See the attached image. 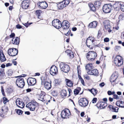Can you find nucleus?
Masks as SVG:
<instances>
[{"mask_svg":"<svg viewBox=\"0 0 124 124\" xmlns=\"http://www.w3.org/2000/svg\"><path fill=\"white\" fill-rule=\"evenodd\" d=\"M41 85H43L46 90H49L51 89L52 87V82L51 81H47L46 77L42 76L41 77Z\"/></svg>","mask_w":124,"mask_h":124,"instance_id":"nucleus-1","label":"nucleus"},{"mask_svg":"<svg viewBox=\"0 0 124 124\" xmlns=\"http://www.w3.org/2000/svg\"><path fill=\"white\" fill-rule=\"evenodd\" d=\"M39 104L35 100H32L31 102L26 104V107L28 108L31 111H34L36 108H37V111L39 107Z\"/></svg>","mask_w":124,"mask_h":124,"instance_id":"nucleus-2","label":"nucleus"},{"mask_svg":"<svg viewBox=\"0 0 124 124\" xmlns=\"http://www.w3.org/2000/svg\"><path fill=\"white\" fill-rule=\"evenodd\" d=\"M95 40V38L92 36L89 37L87 39L86 42V45L90 49H93L94 47Z\"/></svg>","mask_w":124,"mask_h":124,"instance_id":"nucleus-3","label":"nucleus"},{"mask_svg":"<svg viewBox=\"0 0 124 124\" xmlns=\"http://www.w3.org/2000/svg\"><path fill=\"white\" fill-rule=\"evenodd\" d=\"M97 55L96 52L93 51H90L86 54V57L88 61H93L95 60Z\"/></svg>","mask_w":124,"mask_h":124,"instance_id":"nucleus-4","label":"nucleus"},{"mask_svg":"<svg viewBox=\"0 0 124 124\" xmlns=\"http://www.w3.org/2000/svg\"><path fill=\"white\" fill-rule=\"evenodd\" d=\"M70 3V0H63L61 2L57 3V7L58 9H62L67 6Z\"/></svg>","mask_w":124,"mask_h":124,"instance_id":"nucleus-5","label":"nucleus"},{"mask_svg":"<svg viewBox=\"0 0 124 124\" xmlns=\"http://www.w3.org/2000/svg\"><path fill=\"white\" fill-rule=\"evenodd\" d=\"M101 1H96L94 2V5L91 3H89L88 5L90 10L95 12L96 11V7L97 8H99L101 6Z\"/></svg>","mask_w":124,"mask_h":124,"instance_id":"nucleus-6","label":"nucleus"},{"mask_svg":"<svg viewBox=\"0 0 124 124\" xmlns=\"http://www.w3.org/2000/svg\"><path fill=\"white\" fill-rule=\"evenodd\" d=\"M15 77L17 78L16 81V85L20 88H23L25 85V83L22 76H17Z\"/></svg>","mask_w":124,"mask_h":124,"instance_id":"nucleus-7","label":"nucleus"},{"mask_svg":"<svg viewBox=\"0 0 124 124\" xmlns=\"http://www.w3.org/2000/svg\"><path fill=\"white\" fill-rule=\"evenodd\" d=\"M60 67L61 70L65 73L68 72L70 70V66L65 63L61 62L60 64Z\"/></svg>","mask_w":124,"mask_h":124,"instance_id":"nucleus-8","label":"nucleus"},{"mask_svg":"<svg viewBox=\"0 0 124 124\" xmlns=\"http://www.w3.org/2000/svg\"><path fill=\"white\" fill-rule=\"evenodd\" d=\"M61 27L63 32H67L70 26L69 22L67 20H64L62 23Z\"/></svg>","mask_w":124,"mask_h":124,"instance_id":"nucleus-9","label":"nucleus"},{"mask_svg":"<svg viewBox=\"0 0 124 124\" xmlns=\"http://www.w3.org/2000/svg\"><path fill=\"white\" fill-rule=\"evenodd\" d=\"M114 62L115 65L120 66L123 64V57L120 55H117L115 57Z\"/></svg>","mask_w":124,"mask_h":124,"instance_id":"nucleus-10","label":"nucleus"},{"mask_svg":"<svg viewBox=\"0 0 124 124\" xmlns=\"http://www.w3.org/2000/svg\"><path fill=\"white\" fill-rule=\"evenodd\" d=\"M71 115V113L69 109L65 108L62 111L61 115L62 117L63 118H68Z\"/></svg>","mask_w":124,"mask_h":124,"instance_id":"nucleus-11","label":"nucleus"},{"mask_svg":"<svg viewBox=\"0 0 124 124\" xmlns=\"http://www.w3.org/2000/svg\"><path fill=\"white\" fill-rule=\"evenodd\" d=\"M112 6L110 4H105L103 6L102 10L105 13H107L110 12Z\"/></svg>","mask_w":124,"mask_h":124,"instance_id":"nucleus-12","label":"nucleus"},{"mask_svg":"<svg viewBox=\"0 0 124 124\" xmlns=\"http://www.w3.org/2000/svg\"><path fill=\"white\" fill-rule=\"evenodd\" d=\"M18 53V50L16 48H9L8 51V54L12 56H15L17 55Z\"/></svg>","mask_w":124,"mask_h":124,"instance_id":"nucleus-13","label":"nucleus"},{"mask_svg":"<svg viewBox=\"0 0 124 124\" xmlns=\"http://www.w3.org/2000/svg\"><path fill=\"white\" fill-rule=\"evenodd\" d=\"M52 25L57 29H59L61 27V22L58 19H55L52 21Z\"/></svg>","mask_w":124,"mask_h":124,"instance_id":"nucleus-14","label":"nucleus"},{"mask_svg":"<svg viewBox=\"0 0 124 124\" xmlns=\"http://www.w3.org/2000/svg\"><path fill=\"white\" fill-rule=\"evenodd\" d=\"M79 105L82 107H84L87 106L88 103L87 99L85 98H81L78 101Z\"/></svg>","mask_w":124,"mask_h":124,"instance_id":"nucleus-15","label":"nucleus"},{"mask_svg":"<svg viewBox=\"0 0 124 124\" xmlns=\"http://www.w3.org/2000/svg\"><path fill=\"white\" fill-rule=\"evenodd\" d=\"M50 73L53 76L57 74L58 73V68L55 66H52L50 69Z\"/></svg>","mask_w":124,"mask_h":124,"instance_id":"nucleus-16","label":"nucleus"},{"mask_svg":"<svg viewBox=\"0 0 124 124\" xmlns=\"http://www.w3.org/2000/svg\"><path fill=\"white\" fill-rule=\"evenodd\" d=\"M27 82L29 86H33L35 85L36 83V78L31 77H29L27 79Z\"/></svg>","mask_w":124,"mask_h":124,"instance_id":"nucleus-17","label":"nucleus"},{"mask_svg":"<svg viewBox=\"0 0 124 124\" xmlns=\"http://www.w3.org/2000/svg\"><path fill=\"white\" fill-rule=\"evenodd\" d=\"M16 105L19 107L23 108L25 106V104L22 100L20 98H18L16 99Z\"/></svg>","mask_w":124,"mask_h":124,"instance_id":"nucleus-18","label":"nucleus"},{"mask_svg":"<svg viewBox=\"0 0 124 124\" xmlns=\"http://www.w3.org/2000/svg\"><path fill=\"white\" fill-rule=\"evenodd\" d=\"M96 105L98 108L102 109L107 106V104L106 102L99 101L97 103Z\"/></svg>","mask_w":124,"mask_h":124,"instance_id":"nucleus-19","label":"nucleus"},{"mask_svg":"<svg viewBox=\"0 0 124 124\" xmlns=\"http://www.w3.org/2000/svg\"><path fill=\"white\" fill-rule=\"evenodd\" d=\"M29 0H23L21 3L22 7L24 9L28 8L29 7Z\"/></svg>","mask_w":124,"mask_h":124,"instance_id":"nucleus-20","label":"nucleus"},{"mask_svg":"<svg viewBox=\"0 0 124 124\" xmlns=\"http://www.w3.org/2000/svg\"><path fill=\"white\" fill-rule=\"evenodd\" d=\"M37 4L39 7L42 9H45L48 6L47 3L44 1L39 2Z\"/></svg>","mask_w":124,"mask_h":124,"instance_id":"nucleus-21","label":"nucleus"},{"mask_svg":"<svg viewBox=\"0 0 124 124\" xmlns=\"http://www.w3.org/2000/svg\"><path fill=\"white\" fill-rule=\"evenodd\" d=\"M87 73L88 74L97 76L99 74L98 70L96 69H94L88 71Z\"/></svg>","mask_w":124,"mask_h":124,"instance_id":"nucleus-22","label":"nucleus"},{"mask_svg":"<svg viewBox=\"0 0 124 124\" xmlns=\"http://www.w3.org/2000/svg\"><path fill=\"white\" fill-rule=\"evenodd\" d=\"M52 98L51 96L46 94L42 101L45 103H46V104H47L48 102H50L51 100H52V99L50 100Z\"/></svg>","mask_w":124,"mask_h":124,"instance_id":"nucleus-23","label":"nucleus"},{"mask_svg":"<svg viewBox=\"0 0 124 124\" xmlns=\"http://www.w3.org/2000/svg\"><path fill=\"white\" fill-rule=\"evenodd\" d=\"M5 76L4 69L0 68V81H2L4 80Z\"/></svg>","mask_w":124,"mask_h":124,"instance_id":"nucleus-24","label":"nucleus"},{"mask_svg":"<svg viewBox=\"0 0 124 124\" xmlns=\"http://www.w3.org/2000/svg\"><path fill=\"white\" fill-rule=\"evenodd\" d=\"M20 42V37H16L15 39L13 38L12 39V43L14 45H18Z\"/></svg>","mask_w":124,"mask_h":124,"instance_id":"nucleus-25","label":"nucleus"},{"mask_svg":"<svg viewBox=\"0 0 124 124\" xmlns=\"http://www.w3.org/2000/svg\"><path fill=\"white\" fill-rule=\"evenodd\" d=\"M66 85L70 87H73V86L74 82L73 81L68 79H65Z\"/></svg>","mask_w":124,"mask_h":124,"instance_id":"nucleus-26","label":"nucleus"},{"mask_svg":"<svg viewBox=\"0 0 124 124\" xmlns=\"http://www.w3.org/2000/svg\"><path fill=\"white\" fill-rule=\"evenodd\" d=\"M97 24L98 23L96 21H93L89 24L88 27L90 28H95L96 27Z\"/></svg>","mask_w":124,"mask_h":124,"instance_id":"nucleus-27","label":"nucleus"},{"mask_svg":"<svg viewBox=\"0 0 124 124\" xmlns=\"http://www.w3.org/2000/svg\"><path fill=\"white\" fill-rule=\"evenodd\" d=\"M0 59L1 61L4 62L5 61L6 59L2 50H0Z\"/></svg>","mask_w":124,"mask_h":124,"instance_id":"nucleus-28","label":"nucleus"},{"mask_svg":"<svg viewBox=\"0 0 124 124\" xmlns=\"http://www.w3.org/2000/svg\"><path fill=\"white\" fill-rule=\"evenodd\" d=\"M104 27L105 29L107 30L110 28L111 26L109 24V22L108 21L105 20L103 22Z\"/></svg>","mask_w":124,"mask_h":124,"instance_id":"nucleus-29","label":"nucleus"},{"mask_svg":"<svg viewBox=\"0 0 124 124\" xmlns=\"http://www.w3.org/2000/svg\"><path fill=\"white\" fill-rule=\"evenodd\" d=\"M66 52L67 54V55L70 58H72L74 57V54L72 51L68 50L66 51Z\"/></svg>","mask_w":124,"mask_h":124,"instance_id":"nucleus-30","label":"nucleus"},{"mask_svg":"<svg viewBox=\"0 0 124 124\" xmlns=\"http://www.w3.org/2000/svg\"><path fill=\"white\" fill-rule=\"evenodd\" d=\"M60 95L62 98H65L67 95V92L64 89L62 90L60 92Z\"/></svg>","mask_w":124,"mask_h":124,"instance_id":"nucleus-31","label":"nucleus"},{"mask_svg":"<svg viewBox=\"0 0 124 124\" xmlns=\"http://www.w3.org/2000/svg\"><path fill=\"white\" fill-rule=\"evenodd\" d=\"M8 110V108L7 107L4 106L2 107L1 112L3 114H6Z\"/></svg>","mask_w":124,"mask_h":124,"instance_id":"nucleus-32","label":"nucleus"},{"mask_svg":"<svg viewBox=\"0 0 124 124\" xmlns=\"http://www.w3.org/2000/svg\"><path fill=\"white\" fill-rule=\"evenodd\" d=\"M93 66L92 64L91 63H88L86 64L85 66V69L86 70H90L93 68Z\"/></svg>","mask_w":124,"mask_h":124,"instance_id":"nucleus-33","label":"nucleus"},{"mask_svg":"<svg viewBox=\"0 0 124 124\" xmlns=\"http://www.w3.org/2000/svg\"><path fill=\"white\" fill-rule=\"evenodd\" d=\"M45 93L43 91H41V93L39 95V99L42 101L43 100L44 97L46 95Z\"/></svg>","mask_w":124,"mask_h":124,"instance_id":"nucleus-34","label":"nucleus"},{"mask_svg":"<svg viewBox=\"0 0 124 124\" xmlns=\"http://www.w3.org/2000/svg\"><path fill=\"white\" fill-rule=\"evenodd\" d=\"M5 97L4 96L2 97V101L4 105H7V103H8L9 102V100Z\"/></svg>","mask_w":124,"mask_h":124,"instance_id":"nucleus-35","label":"nucleus"},{"mask_svg":"<svg viewBox=\"0 0 124 124\" xmlns=\"http://www.w3.org/2000/svg\"><path fill=\"white\" fill-rule=\"evenodd\" d=\"M36 14L38 16V18H40V16L42 14H43V12L40 10H37L36 11Z\"/></svg>","mask_w":124,"mask_h":124,"instance_id":"nucleus-36","label":"nucleus"},{"mask_svg":"<svg viewBox=\"0 0 124 124\" xmlns=\"http://www.w3.org/2000/svg\"><path fill=\"white\" fill-rule=\"evenodd\" d=\"M117 78V77L115 75H112L110 78V81L111 82H114Z\"/></svg>","mask_w":124,"mask_h":124,"instance_id":"nucleus-37","label":"nucleus"},{"mask_svg":"<svg viewBox=\"0 0 124 124\" xmlns=\"http://www.w3.org/2000/svg\"><path fill=\"white\" fill-rule=\"evenodd\" d=\"M6 90V92L8 94L11 93L14 91V89L10 87L7 88Z\"/></svg>","mask_w":124,"mask_h":124,"instance_id":"nucleus-38","label":"nucleus"},{"mask_svg":"<svg viewBox=\"0 0 124 124\" xmlns=\"http://www.w3.org/2000/svg\"><path fill=\"white\" fill-rule=\"evenodd\" d=\"M81 88L80 87H78L76 89H75L74 90V94L75 95H77L79 93L80 91Z\"/></svg>","mask_w":124,"mask_h":124,"instance_id":"nucleus-39","label":"nucleus"},{"mask_svg":"<svg viewBox=\"0 0 124 124\" xmlns=\"http://www.w3.org/2000/svg\"><path fill=\"white\" fill-rule=\"evenodd\" d=\"M119 4L120 8L121 11L124 12V3L120 2H119Z\"/></svg>","mask_w":124,"mask_h":124,"instance_id":"nucleus-40","label":"nucleus"},{"mask_svg":"<svg viewBox=\"0 0 124 124\" xmlns=\"http://www.w3.org/2000/svg\"><path fill=\"white\" fill-rule=\"evenodd\" d=\"M51 91V94L53 96L56 97L58 95V93L56 90H52Z\"/></svg>","mask_w":124,"mask_h":124,"instance_id":"nucleus-41","label":"nucleus"},{"mask_svg":"<svg viewBox=\"0 0 124 124\" xmlns=\"http://www.w3.org/2000/svg\"><path fill=\"white\" fill-rule=\"evenodd\" d=\"M77 70L78 71V76L80 75L81 73V70L80 66L79 65L77 66Z\"/></svg>","mask_w":124,"mask_h":124,"instance_id":"nucleus-42","label":"nucleus"},{"mask_svg":"<svg viewBox=\"0 0 124 124\" xmlns=\"http://www.w3.org/2000/svg\"><path fill=\"white\" fill-rule=\"evenodd\" d=\"M8 77H11V78L13 77L12 76L13 74V72L11 70H8Z\"/></svg>","mask_w":124,"mask_h":124,"instance_id":"nucleus-43","label":"nucleus"},{"mask_svg":"<svg viewBox=\"0 0 124 124\" xmlns=\"http://www.w3.org/2000/svg\"><path fill=\"white\" fill-rule=\"evenodd\" d=\"M98 91L96 89L93 88L92 92V93L93 95L94 96L96 95L98 93Z\"/></svg>","mask_w":124,"mask_h":124,"instance_id":"nucleus-44","label":"nucleus"},{"mask_svg":"<svg viewBox=\"0 0 124 124\" xmlns=\"http://www.w3.org/2000/svg\"><path fill=\"white\" fill-rule=\"evenodd\" d=\"M121 104H124V102L122 101H117L116 102V105L118 107H120Z\"/></svg>","mask_w":124,"mask_h":124,"instance_id":"nucleus-45","label":"nucleus"},{"mask_svg":"<svg viewBox=\"0 0 124 124\" xmlns=\"http://www.w3.org/2000/svg\"><path fill=\"white\" fill-rule=\"evenodd\" d=\"M78 78L80 80V81L82 84L83 85H85V84L84 80L82 78L81 75L78 76Z\"/></svg>","mask_w":124,"mask_h":124,"instance_id":"nucleus-46","label":"nucleus"},{"mask_svg":"<svg viewBox=\"0 0 124 124\" xmlns=\"http://www.w3.org/2000/svg\"><path fill=\"white\" fill-rule=\"evenodd\" d=\"M112 109L113 112H118V108L116 107L115 108L113 107V108H112Z\"/></svg>","mask_w":124,"mask_h":124,"instance_id":"nucleus-47","label":"nucleus"},{"mask_svg":"<svg viewBox=\"0 0 124 124\" xmlns=\"http://www.w3.org/2000/svg\"><path fill=\"white\" fill-rule=\"evenodd\" d=\"M119 20H124V14L120 15L119 17Z\"/></svg>","mask_w":124,"mask_h":124,"instance_id":"nucleus-48","label":"nucleus"},{"mask_svg":"<svg viewBox=\"0 0 124 124\" xmlns=\"http://www.w3.org/2000/svg\"><path fill=\"white\" fill-rule=\"evenodd\" d=\"M71 30L70 29L67 32H66L64 33V34L65 35L67 36L70 35V33H71Z\"/></svg>","mask_w":124,"mask_h":124,"instance_id":"nucleus-49","label":"nucleus"},{"mask_svg":"<svg viewBox=\"0 0 124 124\" xmlns=\"http://www.w3.org/2000/svg\"><path fill=\"white\" fill-rule=\"evenodd\" d=\"M120 2H117L116 3L113 4V6L114 8H116L118 7V5H119V3Z\"/></svg>","mask_w":124,"mask_h":124,"instance_id":"nucleus-50","label":"nucleus"},{"mask_svg":"<svg viewBox=\"0 0 124 124\" xmlns=\"http://www.w3.org/2000/svg\"><path fill=\"white\" fill-rule=\"evenodd\" d=\"M1 92L2 93V94L4 96H6V95L5 93L4 89L3 88V86H2L1 87Z\"/></svg>","mask_w":124,"mask_h":124,"instance_id":"nucleus-51","label":"nucleus"},{"mask_svg":"<svg viewBox=\"0 0 124 124\" xmlns=\"http://www.w3.org/2000/svg\"><path fill=\"white\" fill-rule=\"evenodd\" d=\"M55 85H59L60 83L59 80L58 79H55L54 80Z\"/></svg>","mask_w":124,"mask_h":124,"instance_id":"nucleus-52","label":"nucleus"},{"mask_svg":"<svg viewBox=\"0 0 124 124\" xmlns=\"http://www.w3.org/2000/svg\"><path fill=\"white\" fill-rule=\"evenodd\" d=\"M107 93L108 95H113L114 93H115V92L114 91L112 92L111 91H108Z\"/></svg>","mask_w":124,"mask_h":124,"instance_id":"nucleus-53","label":"nucleus"},{"mask_svg":"<svg viewBox=\"0 0 124 124\" xmlns=\"http://www.w3.org/2000/svg\"><path fill=\"white\" fill-rule=\"evenodd\" d=\"M18 115H20L22 114L23 111L20 109H18L16 111Z\"/></svg>","mask_w":124,"mask_h":124,"instance_id":"nucleus-54","label":"nucleus"},{"mask_svg":"<svg viewBox=\"0 0 124 124\" xmlns=\"http://www.w3.org/2000/svg\"><path fill=\"white\" fill-rule=\"evenodd\" d=\"M68 90L69 93V94L68 96V97H69L70 96V95H71L72 94H73V92H72V90H71V89L70 88H68Z\"/></svg>","mask_w":124,"mask_h":124,"instance_id":"nucleus-55","label":"nucleus"},{"mask_svg":"<svg viewBox=\"0 0 124 124\" xmlns=\"http://www.w3.org/2000/svg\"><path fill=\"white\" fill-rule=\"evenodd\" d=\"M97 99L96 98H94L92 100V102L93 103H94L96 102Z\"/></svg>","mask_w":124,"mask_h":124,"instance_id":"nucleus-56","label":"nucleus"},{"mask_svg":"<svg viewBox=\"0 0 124 124\" xmlns=\"http://www.w3.org/2000/svg\"><path fill=\"white\" fill-rule=\"evenodd\" d=\"M10 38V37L9 36H7L4 39L5 41L6 42H7L8 41V40Z\"/></svg>","mask_w":124,"mask_h":124,"instance_id":"nucleus-57","label":"nucleus"},{"mask_svg":"<svg viewBox=\"0 0 124 124\" xmlns=\"http://www.w3.org/2000/svg\"><path fill=\"white\" fill-rule=\"evenodd\" d=\"M15 34L14 33H12L9 36L10 38H13L15 37Z\"/></svg>","mask_w":124,"mask_h":124,"instance_id":"nucleus-58","label":"nucleus"},{"mask_svg":"<svg viewBox=\"0 0 124 124\" xmlns=\"http://www.w3.org/2000/svg\"><path fill=\"white\" fill-rule=\"evenodd\" d=\"M16 58L15 59H14L12 60V63L14 64V65H17V62H16V61H15V60H16Z\"/></svg>","mask_w":124,"mask_h":124,"instance_id":"nucleus-59","label":"nucleus"},{"mask_svg":"<svg viewBox=\"0 0 124 124\" xmlns=\"http://www.w3.org/2000/svg\"><path fill=\"white\" fill-rule=\"evenodd\" d=\"M104 40L105 42H107L109 41V39L108 38H106L104 39Z\"/></svg>","mask_w":124,"mask_h":124,"instance_id":"nucleus-60","label":"nucleus"},{"mask_svg":"<svg viewBox=\"0 0 124 124\" xmlns=\"http://www.w3.org/2000/svg\"><path fill=\"white\" fill-rule=\"evenodd\" d=\"M113 98L114 99H118L119 98L118 96L115 93L113 94Z\"/></svg>","mask_w":124,"mask_h":124,"instance_id":"nucleus-61","label":"nucleus"},{"mask_svg":"<svg viewBox=\"0 0 124 124\" xmlns=\"http://www.w3.org/2000/svg\"><path fill=\"white\" fill-rule=\"evenodd\" d=\"M28 22L27 23H25L24 24V25L26 27H28L29 25H30L32 23H28Z\"/></svg>","mask_w":124,"mask_h":124,"instance_id":"nucleus-62","label":"nucleus"},{"mask_svg":"<svg viewBox=\"0 0 124 124\" xmlns=\"http://www.w3.org/2000/svg\"><path fill=\"white\" fill-rule=\"evenodd\" d=\"M121 36V39L124 40V31L122 33Z\"/></svg>","mask_w":124,"mask_h":124,"instance_id":"nucleus-63","label":"nucleus"},{"mask_svg":"<svg viewBox=\"0 0 124 124\" xmlns=\"http://www.w3.org/2000/svg\"><path fill=\"white\" fill-rule=\"evenodd\" d=\"M16 28L18 29H20L22 28V26L19 24H18L16 26Z\"/></svg>","mask_w":124,"mask_h":124,"instance_id":"nucleus-64","label":"nucleus"}]
</instances>
